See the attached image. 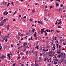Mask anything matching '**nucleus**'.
Here are the masks:
<instances>
[{"label": "nucleus", "mask_w": 66, "mask_h": 66, "mask_svg": "<svg viewBox=\"0 0 66 66\" xmlns=\"http://www.w3.org/2000/svg\"><path fill=\"white\" fill-rule=\"evenodd\" d=\"M8 14V12H7L6 11L4 13H3L4 15H6L7 14Z\"/></svg>", "instance_id": "1"}, {"label": "nucleus", "mask_w": 66, "mask_h": 66, "mask_svg": "<svg viewBox=\"0 0 66 66\" xmlns=\"http://www.w3.org/2000/svg\"><path fill=\"white\" fill-rule=\"evenodd\" d=\"M36 32H35V33L34 34V36L35 37H36Z\"/></svg>", "instance_id": "2"}, {"label": "nucleus", "mask_w": 66, "mask_h": 66, "mask_svg": "<svg viewBox=\"0 0 66 66\" xmlns=\"http://www.w3.org/2000/svg\"><path fill=\"white\" fill-rule=\"evenodd\" d=\"M6 37L5 36L4 37L2 38V39H3V40H5L6 38Z\"/></svg>", "instance_id": "3"}, {"label": "nucleus", "mask_w": 66, "mask_h": 66, "mask_svg": "<svg viewBox=\"0 0 66 66\" xmlns=\"http://www.w3.org/2000/svg\"><path fill=\"white\" fill-rule=\"evenodd\" d=\"M61 55H64L63 56H65V53H61Z\"/></svg>", "instance_id": "4"}, {"label": "nucleus", "mask_w": 66, "mask_h": 66, "mask_svg": "<svg viewBox=\"0 0 66 66\" xmlns=\"http://www.w3.org/2000/svg\"><path fill=\"white\" fill-rule=\"evenodd\" d=\"M28 53H29V52H28V51H27L26 52V55H27V54H28Z\"/></svg>", "instance_id": "5"}, {"label": "nucleus", "mask_w": 66, "mask_h": 66, "mask_svg": "<svg viewBox=\"0 0 66 66\" xmlns=\"http://www.w3.org/2000/svg\"><path fill=\"white\" fill-rule=\"evenodd\" d=\"M60 42H64V39H62L61 40Z\"/></svg>", "instance_id": "6"}, {"label": "nucleus", "mask_w": 66, "mask_h": 66, "mask_svg": "<svg viewBox=\"0 0 66 66\" xmlns=\"http://www.w3.org/2000/svg\"><path fill=\"white\" fill-rule=\"evenodd\" d=\"M7 20V18L4 19V21L5 22H6V20Z\"/></svg>", "instance_id": "7"}, {"label": "nucleus", "mask_w": 66, "mask_h": 66, "mask_svg": "<svg viewBox=\"0 0 66 66\" xmlns=\"http://www.w3.org/2000/svg\"><path fill=\"white\" fill-rule=\"evenodd\" d=\"M9 27H10V26L9 25H7V30H9Z\"/></svg>", "instance_id": "8"}, {"label": "nucleus", "mask_w": 66, "mask_h": 66, "mask_svg": "<svg viewBox=\"0 0 66 66\" xmlns=\"http://www.w3.org/2000/svg\"><path fill=\"white\" fill-rule=\"evenodd\" d=\"M48 34L46 32H45V36H46Z\"/></svg>", "instance_id": "9"}, {"label": "nucleus", "mask_w": 66, "mask_h": 66, "mask_svg": "<svg viewBox=\"0 0 66 66\" xmlns=\"http://www.w3.org/2000/svg\"><path fill=\"white\" fill-rule=\"evenodd\" d=\"M3 26V24L1 23H0V26Z\"/></svg>", "instance_id": "10"}, {"label": "nucleus", "mask_w": 66, "mask_h": 66, "mask_svg": "<svg viewBox=\"0 0 66 66\" xmlns=\"http://www.w3.org/2000/svg\"><path fill=\"white\" fill-rule=\"evenodd\" d=\"M2 58H6V57H5V56H4L3 55L2 56Z\"/></svg>", "instance_id": "11"}, {"label": "nucleus", "mask_w": 66, "mask_h": 66, "mask_svg": "<svg viewBox=\"0 0 66 66\" xmlns=\"http://www.w3.org/2000/svg\"><path fill=\"white\" fill-rule=\"evenodd\" d=\"M3 17H1V19H0V21H1V20H2L3 19Z\"/></svg>", "instance_id": "12"}, {"label": "nucleus", "mask_w": 66, "mask_h": 66, "mask_svg": "<svg viewBox=\"0 0 66 66\" xmlns=\"http://www.w3.org/2000/svg\"><path fill=\"white\" fill-rule=\"evenodd\" d=\"M36 48H37V49H38V46H36Z\"/></svg>", "instance_id": "13"}, {"label": "nucleus", "mask_w": 66, "mask_h": 66, "mask_svg": "<svg viewBox=\"0 0 66 66\" xmlns=\"http://www.w3.org/2000/svg\"><path fill=\"white\" fill-rule=\"evenodd\" d=\"M13 2H11V4L13 6H14V4H13Z\"/></svg>", "instance_id": "14"}, {"label": "nucleus", "mask_w": 66, "mask_h": 66, "mask_svg": "<svg viewBox=\"0 0 66 66\" xmlns=\"http://www.w3.org/2000/svg\"><path fill=\"white\" fill-rule=\"evenodd\" d=\"M41 58L42 57H39L40 60V61H42V59Z\"/></svg>", "instance_id": "15"}, {"label": "nucleus", "mask_w": 66, "mask_h": 66, "mask_svg": "<svg viewBox=\"0 0 66 66\" xmlns=\"http://www.w3.org/2000/svg\"><path fill=\"white\" fill-rule=\"evenodd\" d=\"M17 11H15L14 12V13L13 15V16H14V15H15V14H16V13H17Z\"/></svg>", "instance_id": "16"}, {"label": "nucleus", "mask_w": 66, "mask_h": 66, "mask_svg": "<svg viewBox=\"0 0 66 66\" xmlns=\"http://www.w3.org/2000/svg\"><path fill=\"white\" fill-rule=\"evenodd\" d=\"M61 23H62V21H60L58 23V24H61Z\"/></svg>", "instance_id": "17"}, {"label": "nucleus", "mask_w": 66, "mask_h": 66, "mask_svg": "<svg viewBox=\"0 0 66 66\" xmlns=\"http://www.w3.org/2000/svg\"><path fill=\"white\" fill-rule=\"evenodd\" d=\"M34 31H35V29H33L32 30V33H33V32H34Z\"/></svg>", "instance_id": "18"}, {"label": "nucleus", "mask_w": 66, "mask_h": 66, "mask_svg": "<svg viewBox=\"0 0 66 66\" xmlns=\"http://www.w3.org/2000/svg\"><path fill=\"white\" fill-rule=\"evenodd\" d=\"M56 6L57 7V6H59V4H58V3L56 4Z\"/></svg>", "instance_id": "19"}, {"label": "nucleus", "mask_w": 66, "mask_h": 66, "mask_svg": "<svg viewBox=\"0 0 66 66\" xmlns=\"http://www.w3.org/2000/svg\"><path fill=\"white\" fill-rule=\"evenodd\" d=\"M56 32H57V33H59V32H60V31H59L57 30H56Z\"/></svg>", "instance_id": "20"}, {"label": "nucleus", "mask_w": 66, "mask_h": 66, "mask_svg": "<svg viewBox=\"0 0 66 66\" xmlns=\"http://www.w3.org/2000/svg\"><path fill=\"white\" fill-rule=\"evenodd\" d=\"M61 27L60 26H58V28H59V29H60L61 28Z\"/></svg>", "instance_id": "21"}, {"label": "nucleus", "mask_w": 66, "mask_h": 66, "mask_svg": "<svg viewBox=\"0 0 66 66\" xmlns=\"http://www.w3.org/2000/svg\"><path fill=\"white\" fill-rule=\"evenodd\" d=\"M28 46H26L25 47V48H28Z\"/></svg>", "instance_id": "22"}, {"label": "nucleus", "mask_w": 66, "mask_h": 66, "mask_svg": "<svg viewBox=\"0 0 66 66\" xmlns=\"http://www.w3.org/2000/svg\"><path fill=\"white\" fill-rule=\"evenodd\" d=\"M58 11H59V12H60V10H61V9H59L57 10Z\"/></svg>", "instance_id": "23"}, {"label": "nucleus", "mask_w": 66, "mask_h": 66, "mask_svg": "<svg viewBox=\"0 0 66 66\" xmlns=\"http://www.w3.org/2000/svg\"><path fill=\"white\" fill-rule=\"evenodd\" d=\"M44 60V62L46 61V58H45Z\"/></svg>", "instance_id": "24"}, {"label": "nucleus", "mask_w": 66, "mask_h": 66, "mask_svg": "<svg viewBox=\"0 0 66 66\" xmlns=\"http://www.w3.org/2000/svg\"><path fill=\"white\" fill-rule=\"evenodd\" d=\"M7 40H8L7 39V38H6L5 40V42H7Z\"/></svg>", "instance_id": "25"}, {"label": "nucleus", "mask_w": 66, "mask_h": 66, "mask_svg": "<svg viewBox=\"0 0 66 66\" xmlns=\"http://www.w3.org/2000/svg\"><path fill=\"white\" fill-rule=\"evenodd\" d=\"M23 45H23V47H25V46H26V45H25V43H24Z\"/></svg>", "instance_id": "26"}, {"label": "nucleus", "mask_w": 66, "mask_h": 66, "mask_svg": "<svg viewBox=\"0 0 66 66\" xmlns=\"http://www.w3.org/2000/svg\"><path fill=\"white\" fill-rule=\"evenodd\" d=\"M32 21V19H30V21L31 22V21Z\"/></svg>", "instance_id": "27"}, {"label": "nucleus", "mask_w": 66, "mask_h": 66, "mask_svg": "<svg viewBox=\"0 0 66 66\" xmlns=\"http://www.w3.org/2000/svg\"><path fill=\"white\" fill-rule=\"evenodd\" d=\"M63 45H64V46H65V45H66V44L64 43V42L63 43Z\"/></svg>", "instance_id": "28"}, {"label": "nucleus", "mask_w": 66, "mask_h": 66, "mask_svg": "<svg viewBox=\"0 0 66 66\" xmlns=\"http://www.w3.org/2000/svg\"><path fill=\"white\" fill-rule=\"evenodd\" d=\"M47 19V18H45V19H44V20H46Z\"/></svg>", "instance_id": "29"}, {"label": "nucleus", "mask_w": 66, "mask_h": 66, "mask_svg": "<svg viewBox=\"0 0 66 66\" xmlns=\"http://www.w3.org/2000/svg\"><path fill=\"white\" fill-rule=\"evenodd\" d=\"M51 14H49L48 15H47V16H50Z\"/></svg>", "instance_id": "30"}, {"label": "nucleus", "mask_w": 66, "mask_h": 66, "mask_svg": "<svg viewBox=\"0 0 66 66\" xmlns=\"http://www.w3.org/2000/svg\"><path fill=\"white\" fill-rule=\"evenodd\" d=\"M61 55H58V57H61Z\"/></svg>", "instance_id": "31"}, {"label": "nucleus", "mask_w": 66, "mask_h": 66, "mask_svg": "<svg viewBox=\"0 0 66 66\" xmlns=\"http://www.w3.org/2000/svg\"><path fill=\"white\" fill-rule=\"evenodd\" d=\"M50 9H52V6H50Z\"/></svg>", "instance_id": "32"}, {"label": "nucleus", "mask_w": 66, "mask_h": 66, "mask_svg": "<svg viewBox=\"0 0 66 66\" xmlns=\"http://www.w3.org/2000/svg\"><path fill=\"white\" fill-rule=\"evenodd\" d=\"M25 45H28V44H27V43L25 42Z\"/></svg>", "instance_id": "33"}, {"label": "nucleus", "mask_w": 66, "mask_h": 66, "mask_svg": "<svg viewBox=\"0 0 66 66\" xmlns=\"http://www.w3.org/2000/svg\"><path fill=\"white\" fill-rule=\"evenodd\" d=\"M15 65H16V63H14V64H13V66H14Z\"/></svg>", "instance_id": "34"}, {"label": "nucleus", "mask_w": 66, "mask_h": 66, "mask_svg": "<svg viewBox=\"0 0 66 66\" xmlns=\"http://www.w3.org/2000/svg\"><path fill=\"white\" fill-rule=\"evenodd\" d=\"M22 59H23V60H24V56H23L22 57Z\"/></svg>", "instance_id": "35"}, {"label": "nucleus", "mask_w": 66, "mask_h": 66, "mask_svg": "<svg viewBox=\"0 0 66 66\" xmlns=\"http://www.w3.org/2000/svg\"><path fill=\"white\" fill-rule=\"evenodd\" d=\"M35 5H37V3H35Z\"/></svg>", "instance_id": "36"}, {"label": "nucleus", "mask_w": 66, "mask_h": 66, "mask_svg": "<svg viewBox=\"0 0 66 66\" xmlns=\"http://www.w3.org/2000/svg\"><path fill=\"white\" fill-rule=\"evenodd\" d=\"M15 19H13V21H15Z\"/></svg>", "instance_id": "37"}, {"label": "nucleus", "mask_w": 66, "mask_h": 66, "mask_svg": "<svg viewBox=\"0 0 66 66\" xmlns=\"http://www.w3.org/2000/svg\"><path fill=\"white\" fill-rule=\"evenodd\" d=\"M20 46H18V49H20Z\"/></svg>", "instance_id": "38"}, {"label": "nucleus", "mask_w": 66, "mask_h": 66, "mask_svg": "<svg viewBox=\"0 0 66 66\" xmlns=\"http://www.w3.org/2000/svg\"><path fill=\"white\" fill-rule=\"evenodd\" d=\"M35 12V11H34V10H33L32 11V12H33H33Z\"/></svg>", "instance_id": "39"}, {"label": "nucleus", "mask_w": 66, "mask_h": 66, "mask_svg": "<svg viewBox=\"0 0 66 66\" xmlns=\"http://www.w3.org/2000/svg\"><path fill=\"white\" fill-rule=\"evenodd\" d=\"M35 39L36 40L37 39V36L36 37Z\"/></svg>", "instance_id": "40"}, {"label": "nucleus", "mask_w": 66, "mask_h": 66, "mask_svg": "<svg viewBox=\"0 0 66 66\" xmlns=\"http://www.w3.org/2000/svg\"><path fill=\"white\" fill-rule=\"evenodd\" d=\"M54 64H55H55H56V63H55V62H54Z\"/></svg>", "instance_id": "41"}, {"label": "nucleus", "mask_w": 66, "mask_h": 66, "mask_svg": "<svg viewBox=\"0 0 66 66\" xmlns=\"http://www.w3.org/2000/svg\"><path fill=\"white\" fill-rule=\"evenodd\" d=\"M33 38V37H31V40H33V39H32V38Z\"/></svg>", "instance_id": "42"}, {"label": "nucleus", "mask_w": 66, "mask_h": 66, "mask_svg": "<svg viewBox=\"0 0 66 66\" xmlns=\"http://www.w3.org/2000/svg\"><path fill=\"white\" fill-rule=\"evenodd\" d=\"M38 23L39 24L40 23V21H38Z\"/></svg>", "instance_id": "43"}, {"label": "nucleus", "mask_w": 66, "mask_h": 66, "mask_svg": "<svg viewBox=\"0 0 66 66\" xmlns=\"http://www.w3.org/2000/svg\"><path fill=\"white\" fill-rule=\"evenodd\" d=\"M43 51H45V50L44 49H43Z\"/></svg>", "instance_id": "44"}, {"label": "nucleus", "mask_w": 66, "mask_h": 66, "mask_svg": "<svg viewBox=\"0 0 66 66\" xmlns=\"http://www.w3.org/2000/svg\"><path fill=\"white\" fill-rule=\"evenodd\" d=\"M40 56H41V55L42 56V55H43V54H42L40 53Z\"/></svg>", "instance_id": "45"}, {"label": "nucleus", "mask_w": 66, "mask_h": 66, "mask_svg": "<svg viewBox=\"0 0 66 66\" xmlns=\"http://www.w3.org/2000/svg\"><path fill=\"white\" fill-rule=\"evenodd\" d=\"M48 51V49H47V50H45V51Z\"/></svg>", "instance_id": "46"}, {"label": "nucleus", "mask_w": 66, "mask_h": 66, "mask_svg": "<svg viewBox=\"0 0 66 66\" xmlns=\"http://www.w3.org/2000/svg\"><path fill=\"white\" fill-rule=\"evenodd\" d=\"M21 55H23V53H20Z\"/></svg>", "instance_id": "47"}, {"label": "nucleus", "mask_w": 66, "mask_h": 66, "mask_svg": "<svg viewBox=\"0 0 66 66\" xmlns=\"http://www.w3.org/2000/svg\"><path fill=\"white\" fill-rule=\"evenodd\" d=\"M40 24H43V22H40Z\"/></svg>", "instance_id": "48"}, {"label": "nucleus", "mask_w": 66, "mask_h": 66, "mask_svg": "<svg viewBox=\"0 0 66 66\" xmlns=\"http://www.w3.org/2000/svg\"><path fill=\"white\" fill-rule=\"evenodd\" d=\"M11 47H14V46L13 45H12V44H11Z\"/></svg>", "instance_id": "49"}, {"label": "nucleus", "mask_w": 66, "mask_h": 66, "mask_svg": "<svg viewBox=\"0 0 66 66\" xmlns=\"http://www.w3.org/2000/svg\"><path fill=\"white\" fill-rule=\"evenodd\" d=\"M7 56H10V54H8Z\"/></svg>", "instance_id": "50"}, {"label": "nucleus", "mask_w": 66, "mask_h": 66, "mask_svg": "<svg viewBox=\"0 0 66 66\" xmlns=\"http://www.w3.org/2000/svg\"><path fill=\"white\" fill-rule=\"evenodd\" d=\"M53 48L54 49H56V48H55V47H54L53 46Z\"/></svg>", "instance_id": "51"}, {"label": "nucleus", "mask_w": 66, "mask_h": 66, "mask_svg": "<svg viewBox=\"0 0 66 66\" xmlns=\"http://www.w3.org/2000/svg\"><path fill=\"white\" fill-rule=\"evenodd\" d=\"M8 57L9 59H11V57H10V56H8Z\"/></svg>", "instance_id": "52"}, {"label": "nucleus", "mask_w": 66, "mask_h": 66, "mask_svg": "<svg viewBox=\"0 0 66 66\" xmlns=\"http://www.w3.org/2000/svg\"><path fill=\"white\" fill-rule=\"evenodd\" d=\"M18 59H20V57H19H19H18Z\"/></svg>", "instance_id": "53"}, {"label": "nucleus", "mask_w": 66, "mask_h": 66, "mask_svg": "<svg viewBox=\"0 0 66 66\" xmlns=\"http://www.w3.org/2000/svg\"><path fill=\"white\" fill-rule=\"evenodd\" d=\"M56 42H57V44H58V43H59V42H58V40H56Z\"/></svg>", "instance_id": "54"}, {"label": "nucleus", "mask_w": 66, "mask_h": 66, "mask_svg": "<svg viewBox=\"0 0 66 66\" xmlns=\"http://www.w3.org/2000/svg\"><path fill=\"white\" fill-rule=\"evenodd\" d=\"M46 31L47 32H48V31H49V30H46Z\"/></svg>", "instance_id": "55"}, {"label": "nucleus", "mask_w": 66, "mask_h": 66, "mask_svg": "<svg viewBox=\"0 0 66 66\" xmlns=\"http://www.w3.org/2000/svg\"><path fill=\"white\" fill-rule=\"evenodd\" d=\"M26 18V16H24V17L23 18Z\"/></svg>", "instance_id": "56"}, {"label": "nucleus", "mask_w": 66, "mask_h": 66, "mask_svg": "<svg viewBox=\"0 0 66 66\" xmlns=\"http://www.w3.org/2000/svg\"><path fill=\"white\" fill-rule=\"evenodd\" d=\"M61 47V46H59V48H60Z\"/></svg>", "instance_id": "57"}, {"label": "nucleus", "mask_w": 66, "mask_h": 66, "mask_svg": "<svg viewBox=\"0 0 66 66\" xmlns=\"http://www.w3.org/2000/svg\"><path fill=\"white\" fill-rule=\"evenodd\" d=\"M9 4H8L7 5V7H9Z\"/></svg>", "instance_id": "58"}, {"label": "nucleus", "mask_w": 66, "mask_h": 66, "mask_svg": "<svg viewBox=\"0 0 66 66\" xmlns=\"http://www.w3.org/2000/svg\"><path fill=\"white\" fill-rule=\"evenodd\" d=\"M23 38H22L21 39V40H23Z\"/></svg>", "instance_id": "59"}, {"label": "nucleus", "mask_w": 66, "mask_h": 66, "mask_svg": "<svg viewBox=\"0 0 66 66\" xmlns=\"http://www.w3.org/2000/svg\"><path fill=\"white\" fill-rule=\"evenodd\" d=\"M63 4H61V7H63Z\"/></svg>", "instance_id": "60"}, {"label": "nucleus", "mask_w": 66, "mask_h": 66, "mask_svg": "<svg viewBox=\"0 0 66 66\" xmlns=\"http://www.w3.org/2000/svg\"><path fill=\"white\" fill-rule=\"evenodd\" d=\"M26 51V48H25L24 50V51Z\"/></svg>", "instance_id": "61"}, {"label": "nucleus", "mask_w": 66, "mask_h": 66, "mask_svg": "<svg viewBox=\"0 0 66 66\" xmlns=\"http://www.w3.org/2000/svg\"><path fill=\"white\" fill-rule=\"evenodd\" d=\"M35 23H36V22H37V21H35Z\"/></svg>", "instance_id": "62"}, {"label": "nucleus", "mask_w": 66, "mask_h": 66, "mask_svg": "<svg viewBox=\"0 0 66 66\" xmlns=\"http://www.w3.org/2000/svg\"><path fill=\"white\" fill-rule=\"evenodd\" d=\"M52 31H53V30H51V32H52Z\"/></svg>", "instance_id": "63"}, {"label": "nucleus", "mask_w": 66, "mask_h": 66, "mask_svg": "<svg viewBox=\"0 0 66 66\" xmlns=\"http://www.w3.org/2000/svg\"><path fill=\"white\" fill-rule=\"evenodd\" d=\"M45 7V8H47V6H46Z\"/></svg>", "instance_id": "64"}]
</instances>
